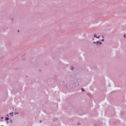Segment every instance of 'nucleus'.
Masks as SVG:
<instances>
[{
    "label": "nucleus",
    "mask_w": 126,
    "mask_h": 126,
    "mask_svg": "<svg viewBox=\"0 0 126 126\" xmlns=\"http://www.w3.org/2000/svg\"><path fill=\"white\" fill-rule=\"evenodd\" d=\"M10 116H11V117H12V116H13V113H9Z\"/></svg>",
    "instance_id": "f257e3e1"
},
{
    "label": "nucleus",
    "mask_w": 126,
    "mask_h": 126,
    "mask_svg": "<svg viewBox=\"0 0 126 126\" xmlns=\"http://www.w3.org/2000/svg\"><path fill=\"white\" fill-rule=\"evenodd\" d=\"M8 120H9V118H8V117L5 118V121H8Z\"/></svg>",
    "instance_id": "f03ea898"
},
{
    "label": "nucleus",
    "mask_w": 126,
    "mask_h": 126,
    "mask_svg": "<svg viewBox=\"0 0 126 126\" xmlns=\"http://www.w3.org/2000/svg\"><path fill=\"white\" fill-rule=\"evenodd\" d=\"M74 69V68L73 67H71V68H70V69L71 70H73Z\"/></svg>",
    "instance_id": "7ed1b4c3"
},
{
    "label": "nucleus",
    "mask_w": 126,
    "mask_h": 126,
    "mask_svg": "<svg viewBox=\"0 0 126 126\" xmlns=\"http://www.w3.org/2000/svg\"><path fill=\"white\" fill-rule=\"evenodd\" d=\"M81 91H82V92H84V89H81Z\"/></svg>",
    "instance_id": "20e7f679"
},
{
    "label": "nucleus",
    "mask_w": 126,
    "mask_h": 126,
    "mask_svg": "<svg viewBox=\"0 0 126 126\" xmlns=\"http://www.w3.org/2000/svg\"><path fill=\"white\" fill-rule=\"evenodd\" d=\"M96 38H97V39H99L100 38V36H96Z\"/></svg>",
    "instance_id": "39448f33"
},
{
    "label": "nucleus",
    "mask_w": 126,
    "mask_h": 126,
    "mask_svg": "<svg viewBox=\"0 0 126 126\" xmlns=\"http://www.w3.org/2000/svg\"><path fill=\"white\" fill-rule=\"evenodd\" d=\"M1 119H3V117H1Z\"/></svg>",
    "instance_id": "423d86ee"
},
{
    "label": "nucleus",
    "mask_w": 126,
    "mask_h": 126,
    "mask_svg": "<svg viewBox=\"0 0 126 126\" xmlns=\"http://www.w3.org/2000/svg\"><path fill=\"white\" fill-rule=\"evenodd\" d=\"M16 114H18L17 113H15V115H16Z\"/></svg>",
    "instance_id": "0eeeda50"
},
{
    "label": "nucleus",
    "mask_w": 126,
    "mask_h": 126,
    "mask_svg": "<svg viewBox=\"0 0 126 126\" xmlns=\"http://www.w3.org/2000/svg\"><path fill=\"white\" fill-rule=\"evenodd\" d=\"M100 44H102V43H100Z\"/></svg>",
    "instance_id": "6e6552de"
},
{
    "label": "nucleus",
    "mask_w": 126,
    "mask_h": 126,
    "mask_svg": "<svg viewBox=\"0 0 126 126\" xmlns=\"http://www.w3.org/2000/svg\"><path fill=\"white\" fill-rule=\"evenodd\" d=\"M40 123H41V121H40Z\"/></svg>",
    "instance_id": "1a4fd4ad"
}]
</instances>
